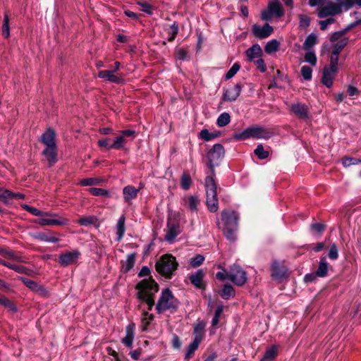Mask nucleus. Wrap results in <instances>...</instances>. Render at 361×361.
Segmentation results:
<instances>
[{
    "label": "nucleus",
    "mask_w": 361,
    "mask_h": 361,
    "mask_svg": "<svg viewBox=\"0 0 361 361\" xmlns=\"http://www.w3.org/2000/svg\"><path fill=\"white\" fill-rule=\"evenodd\" d=\"M0 264L5 266L17 273L23 274L27 276H30L32 274V271L26 267L18 264H11L0 258Z\"/></svg>",
    "instance_id": "nucleus-21"
},
{
    "label": "nucleus",
    "mask_w": 361,
    "mask_h": 361,
    "mask_svg": "<svg viewBox=\"0 0 361 361\" xmlns=\"http://www.w3.org/2000/svg\"><path fill=\"white\" fill-rule=\"evenodd\" d=\"M136 259V253L133 252L127 256L126 262L121 261L122 267L121 271L123 274L128 273L134 267Z\"/></svg>",
    "instance_id": "nucleus-25"
},
{
    "label": "nucleus",
    "mask_w": 361,
    "mask_h": 361,
    "mask_svg": "<svg viewBox=\"0 0 361 361\" xmlns=\"http://www.w3.org/2000/svg\"><path fill=\"white\" fill-rule=\"evenodd\" d=\"M245 53L249 61H252L255 58L261 57L263 55L262 49L258 44H253L246 50Z\"/></svg>",
    "instance_id": "nucleus-26"
},
{
    "label": "nucleus",
    "mask_w": 361,
    "mask_h": 361,
    "mask_svg": "<svg viewBox=\"0 0 361 361\" xmlns=\"http://www.w3.org/2000/svg\"><path fill=\"white\" fill-rule=\"evenodd\" d=\"M135 324L133 323L129 324L126 328V336L122 339V343L126 347L131 348L135 336Z\"/></svg>",
    "instance_id": "nucleus-23"
},
{
    "label": "nucleus",
    "mask_w": 361,
    "mask_h": 361,
    "mask_svg": "<svg viewBox=\"0 0 361 361\" xmlns=\"http://www.w3.org/2000/svg\"><path fill=\"white\" fill-rule=\"evenodd\" d=\"M243 85L240 82L236 83L233 87L224 90L222 99L226 102H235L240 96L242 91Z\"/></svg>",
    "instance_id": "nucleus-14"
},
{
    "label": "nucleus",
    "mask_w": 361,
    "mask_h": 361,
    "mask_svg": "<svg viewBox=\"0 0 361 361\" xmlns=\"http://www.w3.org/2000/svg\"><path fill=\"white\" fill-rule=\"evenodd\" d=\"M179 305V300L175 298L170 288H166L161 290L155 308L158 314H162L166 311L173 314L178 311Z\"/></svg>",
    "instance_id": "nucleus-3"
},
{
    "label": "nucleus",
    "mask_w": 361,
    "mask_h": 361,
    "mask_svg": "<svg viewBox=\"0 0 361 361\" xmlns=\"http://www.w3.org/2000/svg\"><path fill=\"white\" fill-rule=\"evenodd\" d=\"M317 35L314 33H311L306 37L305 41L303 43L302 48L305 50H310L313 46H314V44H317Z\"/></svg>",
    "instance_id": "nucleus-40"
},
{
    "label": "nucleus",
    "mask_w": 361,
    "mask_h": 361,
    "mask_svg": "<svg viewBox=\"0 0 361 361\" xmlns=\"http://www.w3.org/2000/svg\"><path fill=\"white\" fill-rule=\"evenodd\" d=\"M2 35L4 38H8L10 36L9 17L8 13H5L2 25Z\"/></svg>",
    "instance_id": "nucleus-45"
},
{
    "label": "nucleus",
    "mask_w": 361,
    "mask_h": 361,
    "mask_svg": "<svg viewBox=\"0 0 361 361\" xmlns=\"http://www.w3.org/2000/svg\"><path fill=\"white\" fill-rule=\"evenodd\" d=\"M305 61L312 66H315L317 63V56L312 51H308L305 54Z\"/></svg>",
    "instance_id": "nucleus-63"
},
{
    "label": "nucleus",
    "mask_w": 361,
    "mask_h": 361,
    "mask_svg": "<svg viewBox=\"0 0 361 361\" xmlns=\"http://www.w3.org/2000/svg\"><path fill=\"white\" fill-rule=\"evenodd\" d=\"M139 189H136L132 185H127L123 190V198L125 202H130L137 196Z\"/></svg>",
    "instance_id": "nucleus-28"
},
{
    "label": "nucleus",
    "mask_w": 361,
    "mask_h": 361,
    "mask_svg": "<svg viewBox=\"0 0 361 361\" xmlns=\"http://www.w3.org/2000/svg\"><path fill=\"white\" fill-rule=\"evenodd\" d=\"M205 326V324L202 321H198L194 326V334L195 336H200L202 340L203 339V331Z\"/></svg>",
    "instance_id": "nucleus-56"
},
{
    "label": "nucleus",
    "mask_w": 361,
    "mask_h": 361,
    "mask_svg": "<svg viewBox=\"0 0 361 361\" xmlns=\"http://www.w3.org/2000/svg\"><path fill=\"white\" fill-rule=\"evenodd\" d=\"M254 153L259 159H265L269 157V154L268 151L264 150L262 144H259L257 146Z\"/></svg>",
    "instance_id": "nucleus-48"
},
{
    "label": "nucleus",
    "mask_w": 361,
    "mask_h": 361,
    "mask_svg": "<svg viewBox=\"0 0 361 361\" xmlns=\"http://www.w3.org/2000/svg\"><path fill=\"white\" fill-rule=\"evenodd\" d=\"M42 155L46 158L49 166H54L58 161L57 146L46 147L42 152Z\"/></svg>",
    "instance_id": "nucleus-19"
},
{
    "label": "nucleus",
    "mask_w": 361,
    "mask_h": 361,
    "mask_svg": "<svg viewBox=\"0 0 361 361\" xmlns=\"http://www.w3.org/2000/svg\"><path fill=\"white\" fill-rule=\"evenodd\" d=\"M331 72L326 67L323 68L322 82L326 87L330 88L334 83V78L331 75Z\"/></svg>",
    "instance_id": "nucleus-35"
},
{
    "label": "nucleus",
    "mask_w": 361,
    "mask_h": 361,
    "mask_svg": "<svg viewBox=\"0 0 361 361\" xmlns=\"http://www.w3.org/2000/svg\"><path fill=\"white\" fill-rule=\"evenodd\" d=\"M240 65L238 62L235 63L225 75L226 80L232 78L240 70Z\"/></svg>",
    "instance_id": "nucleus-55"
},
{
    "label": "nucleus",
    "mask_w": 361,
    "mask_h": 361,
    "mask_svg": "<svg viewBox=\"0 0 361 361\" xmlns=\"http://www.w3.org/2000/svg\"><path fill=\"white\" fill-rule=\"evenodd\" d=\"M80 255V252L78 250L61 253L59 256L58 262L62 267H68L71 264H75Z\"/></svg>",
    "instance_id": "nucleus-12"
},
{
    "label": "nucleus",
    "mask_w": 361,
    "mask_h": 361,
    "mask_svg": "<svg viewBox=\"0 0 361 361\" xmlns=\"http://www.w3.org/2000/svg\"><path fill=\"white\" fill-rule=\"evenodd\" d=\"M204 272L202 269H198L195 273L189 276L190 283L197 289L205 290L207 284L203 281Z\"/></svg>",
    "instance_id": "nucleus-17"
},
{
    "label": "nucleus",
    "mask_w": 361,
    "mask_h": 361,
    "mask_svg": "<svg viewBox=\"0 0 361 361\" xmlns=\"http://www.w3.org/2000/svg\"><path fill=\"white\" fill-rule=\"evenodd\" d=\"M338 62V57L331 55V58H330L329 67L326 66L327 69H329V72H331V73L337 72Z\"/></svg>",
    "instance_id": "nucleus-62"
},
{
    "label": "nucleus",
    "mask_w": 361,
    "mask_h": 361,
    "mask_svg": "<svg viewBox=\"0 0 361 361\" xmlns=\"http://www.w3.org/2000/svg\"><path fill=\"white\" fill-rule=\"evenodd\" d=\"M228 280L238 286H243L247 280V273L239 265L233 264L228 272Z\"/></svg>",
    "instance_id": "nucleus-10"
},
{
    "label": "nucleus",
    "mask_w": 361,
    "mask_h": 361,
    "mask_svg": "<svg viewBox=\"0 0 361 361\" xmlns=\"http://www.w3.org/2000/svg\"><path fill=\"white\" fill-rule=\"evenodd\" d=\"M204 261V257L202 255H196L191 258L190 264L191 267L196 268L200 267Z\"/></svg>",
    "instance_id": "nucleus-59"
},
{
    "label": "nucleus",
    "mask_w": 361,
    "mask_h": 361,
    "mask_svg": "<svg viewBox=\"0 0 361 361\" xmlns=\"http://www.w3.org/2000/svg\"><path fill=\"white\" fill-rule=\"evenodd\" d=\"M178 263L171 254H164L155 264L156 271L166 279H171L178 269Z\"/></svg>",
    "instance_id": "nucleus-4"
},
{
    "label": "nucleus",
    "mask_w": 361,
    "mask_h": 361,
    "mask_svg": "<svg viewBox=\"0 0 361 361\" xmlns=\"http://www.w3.org/2000/svg\"><path fill=\"white\" fill-rule=\"evenodd\" d=\"M135 4L142 8V11L146 13L148 15H152L153 6L150 4L143 0H135Z\"/></svg>",
    "instance_id": "nucleus-46"
},
{
    "label": "nucleus",
    "mask_w": 361,
    "mask_h": 361,
    "mask_svg": "<svg viewBox=\"0 0 361 361\" xmlns=\"http://www.w3.org/2000/svg\"><path fill=\"white\" fill-rule=\"evenodd\" d=\"M342 164L344 167H348L351 165H357L361 164V159L345 157L342 159Z\"/></svg>",
    "instance_id": "nucleus-53"
},
{
    "label": "nucleus",
    "mask_w": 361,
    "mask_h": 361,
    "mask_svg": "<svg viewBox=\"0 0 361 361\" xmlns=\"http://www.w3.org/2000/svg\"><path fill=\"white\" fill-rule=\"evenodd\" d=\"M167 232L165 235V240L171 243L174 241L175 238L179 235L180 233V224L177 221H171L170 218H168L167 220Z\"/></svg>",
    "instance_id": "nucleus-13"
},
{
    "label": "nucleus",
    "mask_w": 361,
    "mask_h": 361,
    "mask_svg": "<svg viewBox=\"0 0 361 361\" xmlns=\"http://www.w3.org/2000/svg\"><path fill=\"white\" fill-rule=\"evenodd\" d=\"M0 305L4 306L6 308H8L12 312H16L18 311L16 305L8 298H0Z\"/></svg>",
    "instance_id": "nucleus-44"
},
{
    "label": "nucleus",
    "mask_w": 361,
    "mask_h": 361,
    "mask_svg": "<svg viewBox=\"0 0 361 361\" xmlns=\"http://www.w3.org/2000/svg\"><path fill=\"white\" fill-rule=\"evenodd\" d=\"M97 219L94 216H83L77 220V224L80 226H87L94 224Z\"/></svg>",
    "instance_id": "nucleus-43"
},
{
    "label": "nucleus",
    "mask_w": 361,
    "mask_h": 361,
    "mask_svg": "<svg viewBox=\"0 0 361 361\" xmlns=\"http://www.w3.org/2000/svg\"><path fill=\"white\" fill-rule=\"evenodd\" d=\"M125 221L126 217L124 215H122L118 220L116 224V234L118 241H120L124 235L126 231Z\"/></svg>",
    "instance_id": "nucleus-33"
},
{
    "label": "nucleus",
    "mask_w": 361,
    "mask_h": 361,
    "mask_svg": "<svg viewBox=\"0 0 361 361\" xmlns=\"http://www.w3.org/2000/svg\"><path fill=\"white\" fill-rule=\"evenodd\" d=\"M207 206L209 212H216L219 209V202L217 199V194L215 195H207Z\"/></svg>",
    "instance_id": "nucleus-32"
},
{
    "label": "nucleus",
    "mask_w": 361,
    "mask_h": 361,
    "mask_svg": "<svg viewBox=\"0 0 361 361\" xmlns=\"http://www.w3.org/2000/svg\"><path fill=\"white\" fill-rule=\"evenodd\" d=\"M271 132L267 128L259 126H251L240 133H234L233 138L236 141H241L250 137L256 139H269L271 136Z\"/></svg>",
    "instance_id": "nucleus-5"
},
{
    "label": "nucleus",
    "mask_w": 361,
    "mask_h": 361,
    "mask_svg": "<svg viewBox=\"0 0 361 361\" xmlns=\"http://www.w3.org/2000/svg\"><path fill=\"white\" fill-rule=\"evenodd\" d=\"M223 222L222 231L226 238L230 241H235L237 238L238 230L239 214L231 209H224L221 213Z\"/></svg>",
    "instance_id": "nucleus-2"
},
{
    "label": "nucleus",
    "mask_w": 361,
    "mask_h": 361,
    "mask_svg": "<svg viewBox=\"0 0 361 361\" xmlns=\"http://www.w3.org/2000/svg\"><path fill=\"white\" fill-rule=\"evenodd\" d=\"M348 43V38L345 37L339 40L337 43L334 45L333 50L331 52L332 56L338 57L341 51Z\"/></svg>",
    "instance_id": "nucleus-34"
},
{
    "label": "nucleus",
    "mask_w": 361,
    "mask_h": 361,
    "mask_svg": "<svg viewBox=\"0 0 361 361\" xmlns=\"http://www.w3.org/2000/svg\"><path fill=\"white\" fill-rule=\"evenodd\" d=\"M224 310V306L223 305H218L216 307V309L215 310L214 317L212 320V326H216L219 323V319L220 317L223 312Z\"/></svg>",
    "instance_id": "nucleus-52"
},
{
    "label": "nucleus",
    "mask_w": 361,
    "mask_h": 361,
    "mask_svg": "<svg viewBox=\"0 0 361 361\" xmlns=\"http://www.w3.org/2000/svg\"><path fill=\"white\" fill-rule=\"evenodd\" d=\"M271 276L275 281H282L289 276L288 269L278 260H274L270 267Z\"/></svg>",
    "instance_id": "nucleus-11"
},
{
    "label": "nucleus",
    "mask_w": 361,
    "mask_h": 361,
    "mask_svg": "<svg viewBox=\"0 0 361 361\" xmlns=\"http://www.w3.org/2000/svg\"><path fill=\"white\" fill-rule=\"evenodd\" d=\"M126 142V139L123 137V136L118 135L116 137L114 142L111 144V147H112L114 149H121L124 148Z\"/></svg>",
    "instance_id": "nucleus-50"
},
{
    "label": "nucleus",
    "mask_w": 361,
    "mask_h": 361,
    "mask_svg": "<svg viewBox=\"0 0 361 361\" xmlns=\"http://www.w3.org/2000/svg\"><path fill=\"white\" fill-rule=\"evenodd\" d=\"M56 134L55 130L51 128H48L41 135L39 141L44 144L46 147L57 146L56 142Z\"/></svg>",
    "instance_id": "nucleus-18"
},
{
    "label": "nucleus",
    "mask_w": 361,
    "mask_h": 361,
    "mask_svg": "<svg viewBox=\"0 0 361 361\" xmlns=\"http://www.w3.org/2000/svg\"><path fill=\"white\" fill-rule=\"evenodd\" d=\"M50 216L42 215L39 218L35 219L34 223L41 226H65L68 223L67 219L59 216L55 213L49 212Z\"/></svg>",
    "instance_id": "nucleus-9"
},
{
    "label": "nucleus",
    "mask_w": 361,
    "mask_h": 361,
    "mask_svg": "<svg viewBox=\"0 0 361 361\" xmlns=\"http://www.w3.org/2000/svg\"><path fill=\"white\" fill-rule=\"evenodd\" d=\"M98 183V180L94 178H83L80 182V184L82 186H91L94 185H97Z\"/></svg>",
    "instance_id": "nucleus-64"
},
{
    "label": "nucleus",
    "mask_w": 361,
    "mask_h": 361,
    "mask_svg": "<svg viewBox=\"0 0 361 361\" xmlns=\"http://www.w3.org/2000/svg\"><path fill=\"white\" fill-rule=\"evenodd\" d=\"M137 290V298L147 305L148 310L151 311L155 305V294L159 290V286L156 281L150 276L149 279L141 280L135 286Z\"/></svg>",
    "instance_id": "nucleus-1"
},
{
    "label": "nucleus",
    "mask_w": 361,
    "mask_h": 361,
    "mask_svg": "<svg viewBox=\"0 0 361 361\" xmlns=\"http://www.w3.org/2000/svg\"><path fill=\"white\" fill-rule=\"evenodd\" d=\"M192 185V178L188 171H184L180 178V186L188 190Z\"/></svg>",
    "instance_id": "nucleus-37"
},
{
    "label": "nucleus",
    "mask_w": 361,
    "mask_h": 361,
    "mask_svg": "<svg viewBox=\"0 0 361 361\" xmlns=\"http://www.w3.org/2000/svg\"><path fill=\"white\" fill-rule=\"evenodd\" d=\"M23 208L28 212L29 213L32 214V215L34 216H39V218L42 216V215H47V216H50L51 214H49V212H43V211H41L34 207H31V206H29L27 204H25Z\"/></svg>",
    "instance_id": "nucleus-47"
},
{
    "label": "nucleus",
    "mask_w": 361,
    "mask_h": 361,
    "mask_svg": "<svg viewBox=\"0 0 361 361\" xmlns=\"http://www.w3.org/2000/svg\"><path fill=\"white\" fill-rule=\"evenodd\" d=\"M89 192L94 196L107 197L109 195V192L108 190L99 188H89Z\"/></svg>",
    "instance_id": "nucleus-54"
},
{
    "label": "nucleus",
    "mask_w": 361,
    "mask_h": 361,
    "mask_svg": "<svg viewBox=\"0 0 361 361\" xmlns=\"http://www.w3.org/2000/svg\"><path fill=\"white\" fill-rule=\"evenodd\" d=\"M215 176L212 173L205 178V189L207 195H215L217 194V184L214 180Z\"/></svg>",
    "instance_id": "nucleus-22"
},
{
    "label": "nucleus",
    "mask_w": 361,
    "mask_h": 361,
    "mask_svg": "<svg viewBox=\"0 0 361 361\" xmlns=\"http://www.w3.org/2000/svg\"><path fill=\"white\" fill-rule=\"evenodd\" d=\"M338 4L330 3L327 6L319 8L318 16L320 18H324L328 16H334L342 12V7H344L345 11L350 9L354 5V0H336Z\"/></svg>",
    "instance_id": "nucleus-7"
},
{
    "label": "nucleus",
    "mask_w": 361,
    "mask_h": 361,
    "mask_svg": "<svg viewBox=\"0 0 361 361\" xmlns=\"http://www.w3.org/2000/svg\"><path fill=\"white\" fill-rule=\"evenodd\" d=\"M252 31L255 37L259 39H265L272 34L274 28L268 23H266L262 27L257 24H254L252 27Z\"/></svg>",
    "instance_id": "nucleus-16"
},
{
    "label": "nucleus",
    "mask_w": 361,
    "mask_h": 361,
    "mask_svg": "<svg viewBox=\"0 0 361 361\" xmlns=\"http://www.w3.org/2000/svg\"><path fill=\"white\" fill-rule=\"evenodd\" d=\"M219 132L210 133L207 129H202L199 134V137L203 140L208 142L219 137Z\"/></svg>",
    "instance_id": "nucleus-39"
},
{
    "label": "nucleus",
    "mask_w": 361,
    "mask_h": 361,
    "mask_svg": "<svg viewBox=\"0 0 361 361\" xmlns=\"http://www.w3.org/2000/svg\"><path fill=\"white\" fill-rule=\"evenodd\" d=\"M219 295L223 299L229 300L234 298L235 293L233 287L231 284L226 283L224 285Z\"/></svg>",
    "instance_id": "nucleus-31"
},
{
    "label": "nucleus",
    "mask_w": 361,
    "mask_h": 361,
    "mask_svg": "<svg viewBox=\"0 0 361 361\" xmlns=\"http://www.w3.org/2000/svg\"><path fill=\"white\" fill-rule=\"evenodd\" d=\"M286 6L292 8L293 6V0H283ZM285 14L282 4L279 0L269 2L266 10L262 11L261 18L263 20L270 21L274 17L281 18Z\"/></svg>",
    "instance_id": "nucleus-6"
},
{
    "label": "nucleus",
    "mask_w": 361,
    "mask_h": 361,
    "mask_svg": "<svg viewBox=\"0 0 361 361\" xmlns=\"http://www.w3.org/2000/svg\"><path fill=\"white\" fill-rule=\"evenodd\" d=\"M18 279L22 281V283L30 290L35 293L36 292L37 288L39 286V284L37 282L23 276H18Z\"/></svg>",
    "instance_id": "nucleus-41"
},
{
    "label": "nucleus",
    "mask_w": 361,
    "mask_h": 361,
    "mask_svg": "<svg viewBox=\"0 0 361 361\" xmlns=\"http://www.w3.org/2000/svg\"><path fill=\"white\" fill-rule=\"evenodd\" d=\"M328 257L330 259L332 260H336L338 258V250L337 245L335 243L331 245L328 253Z\"/></svg>",
    "instance_id": "nucleus-61"
},
{
    "label": "nucleus",
    "mask_w": 361,
    "mask_h": 361,
    "mask_svg": "<svg viewBox=\"0 0 361 361\" xmlns=\"http://www.w3.org/2000/svg\"><path fill=\"white\" fill-rule=\"evenodd\" d=\"M175 57L176 59L180 61H189L190 59V56L188 54V51L185 48H176L175 49Z\"/></svg>",
    "instance_id": "nucleus-38"
},
{
    "label": "nucleus",
    "mask_w": 361,
    "mask_h": 361,
    "mask_svg": "<svg viewBox=\"0 0 361 361\" xmlns=\"http://www.w3.org/2000/svg\"><path fill=\"white\" fill-rule=\"evenodd\" d=\"M301 75L304 80H310L312 77V69L308 66H303L300 70Z\"/></svg>",
    "instance_id": "nucleus-57"
},
{
    "label": "nucleus",
    "mask_w": 361,
    "mask_h": 361,
    "mask_svg": "<svg viewBox=\"0 0 361 361\" xmlns=\"http://www.w3.org/2000/svg\"><path fill=\"white\" fill-rule=\"evenodd\" d=\"M225 156V149L224 146L217 143L215 144L207 153V167L209 169L210 173L216 176L215 166H218Z\"/></svg>",
    "instance_id": "nucleus-8"
},
{
    "label": "nucleus",
    "mask_w": 361,
    "mask_h": 361,
    "mask_svg": "<svg viewBox=\"0 0 361 361\" xmlns=\"http://www.w3.org/2000/svg\"><path fill=\"white\" fill-rule=\"evenodd\" d=\"M231 122V116L227 112H224L219 115L216 120V125L219 127H224Z\"/></svg>",
    "instance_id": "nucleus-42"
},
{
    "label": "nucleus",
    "mask_w": 361,
    "mask_h": 361,
    "mask_svg": "<svg viewBox=\"0 0 361 361\" xmlns=\"http://www.w3.org/2000/svg\"><path fill=\"white\" fill-rule=\"evenodd\" d=\"M326 228V225L323 223H313L310 224V228L312 231L314 232L315 233H318L319 235H322L324 231H325Z\"/></svg>",
    "instance_id": "nucleus-51"
},
{
    "label": "nucleus",
    "mask_w": 361,
    "mask_h": 361,
    "mask_svg": "<svg viewBox=\"0 0 361 361\" xmlns=\"http://www.w3.org/2000/svg\"><path fill=\"white\" fill-rule=\"evenodd\" d=\"M279 349L276 345H272L264 353L260 361H273L278 355Z\"/></svg>",
    "instance_id": "nucleus-30"
},
{
    "label": "nucleus",
    "mask_w": 361,
    "mask_h": 361,
    "mask_svg": "<svg viewBox=\"0 0 361 361\" xmlns=\"http://www.w3.org/2000/svg\"><path fill=\"white\" fill-rule=\"evenodd\" d=\"M201 342L202 338H200V336H195L192 343L187 348V351L184 357L185 360H189L193 356Z\"/></svg>",
    "instance_id": "nucleus-24"
},
{
    "label": "nucleus",
    "mask_w": 361,
    "mask_h": 361,
    "mask_svg": "<svg viewBox=\"0 0 361 361\" xmlns=\"http://www.w3.org/2000/svg\"><path fill=\"white\" fill-rule=\"evenodd\" d=\"M290 111L298 118L305 120L309 118V107L307 104L301 102L292 104Z\"/></svg>",
    "instance_id": "nucleus-15"
},
{
    "label": "nucleus",
    "mask_w": 361,
    "mask_h": 361,
    "mask_svg": "<svg viewBox=\"0 0 361 361\" xmlns=\"http://www.w3.org/2000/svg\"><path fill=\"white\" fill-rule=\"evenodd\" d=\"M164 30L167 32L169 37L167 41L172 42L175 40L179 31V25L177 22L174 21L171 25H165Z\"/></svg>",
    "instance_id": "nucleus-27"
},
{
    "label": "nucleus",
    "mask_w": 361,
    "mask_h": 361,
    "mask_svg": "<svg viewBox=\"0 0 361 361\" xmlns=\"http://www.w3.org/2000/svg\"><path fill=\"white\" fill-rule=\"evenodd\" d=\"M187 204L189 209L191 211L195 212L197 210V206L200 204V200L197 197L190 195L188 198Z\"/></svg>",
    "instance_id": "nucleus-49"
},
{
    "label": "nucleus",
    "mask_w": 361,
    "mask_h": 361,
    "mask_svg": "<svg viewBox=\"0 0 361 361\" xmlns=\"http://www.w3.org/2000/svg\"><path fill=\"white\" fill-rule=\"evenodd\" d=\"M329 263L326 262L325 256H322L319 259V266L315 271L319 277L323 278L327 276L329 271Z\"/></svg>",
    "instance_id": "nucleus-29"
},
{
    "label": "nucleus",
    "mask_w": 361,
    "mask_h": 361,
    "mask_svg": "<svg viewBox=\"0 0 361 361\" xmlns=\"http://www.w3.org/2000/svg\"><path fill=\"white\" fill-rule=\"evenodd\" d=\"M14 197V192L8 190L4 189L3 192L0 194V201L7 203L8 200H12Z\"/></svg>",
    "instance_id": "nucleus-60"
},
{
    "label": "nucleus",
    "mask_w": 361,
    "mask_h": 361,
    "mask_svg": "<svg viewBox=\"0 0 361 361\" xmlns=\"http://www.w3.org/2000/svg\"><path fill=\"white\" fill-rule=\"evenodd\" d=\"M280 42L274 39L269 41L264 47V51L268 54L276 52L279 49Z\"/></svg>",
    "instance_id": "nucleus-36"
},
{
    "label": "nucleus",
    "mask_w": 361,
    "mask_h": 361,
    "mask_svg": "<svg viewBox=\"0 0 361 361\" xmlns=\"http://www.w3.org/2000/svg\"><path fill=\"white\" fill-rule=\"evenodd\" d=\"M298 18L300 20L299 27L301 28L306 29L308 27L311 23V19L309 16L303 14L298 15Z\"/></svg>",
    "instance_id": "nucleus-58"
},
{
    "label": "nucleus",
    "mask_w": 361,
    "mask_h": 361,
    "mask_svg": "<svg viewBox=\"0 0 361 361\" xmlns=\"http://www.w3.org/2000/svg\"><path fill=\"white\" fill-rule=\"evenodd\" d=\"M98 77L100 78H106L108 81L116 84H121L124 82V79L121 75H114V71L110 70L100 71L98 73Z\"/></svg>",
    "instance_id": "nucleus-20"
}]
</instances>
